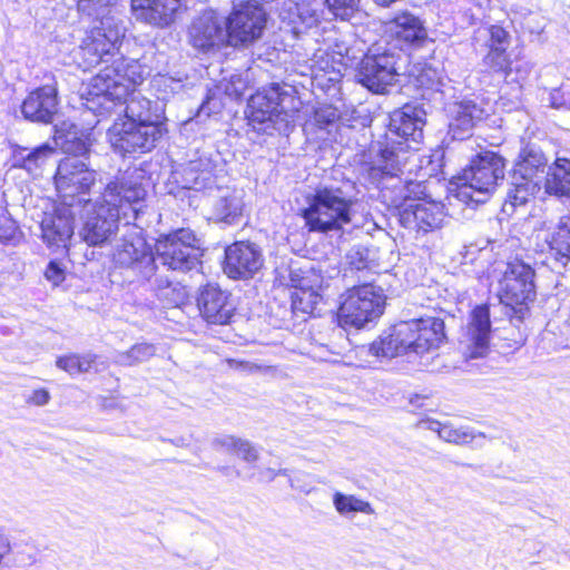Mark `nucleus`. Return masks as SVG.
Returning <instances> with one entry per match:
<instances>
[{
  "label": "nucleus",
  "instance_id": "nucleus-26",
  "mask_svg": "<svg viewBox=\"0 0 570 570\" xmlns=\"http://www.w3.org/2000/svg\"><path fill=\"white\" fill-rule=\"evenodd\" d=\"M405 50L404 47H421L428 40V31L423 21L407 11L397 13L383 37Z\"/></svg>",
  "mask_w": 570,
  "mask_h": 570
},
{
  "label": "nucleus",
  "instance_id": "nucleus-20",
  "mask_svg": "<svg viewBox=\"0 0 570 570\" xmlns=\"http://www.w3.org/2000/svg\"><path fill=\"white\" fill-rule=\"evenodd\" d=\"M405 164H401L399 168L392 169L387 163H381L372 168V176L380 177L379 185L383 191V196L387 197L386 191L392 189L395 193L391 196V202L397 199L400 204L411 202H423L428 200L426 186L421 181L405 180L403 181L399 177V173L402 171V167Z\"/></svg>",
  "mask_w": 570,
  "mask_h": 570
},
{
  "label": "nucleus",
  "instance_id": "nucleus-11",
  "mask_svg": "<svg viewBox=\"0 0 570 570\" xmlns=\"http://www.w3.org/2000/svg\"><path fill=\"white\" fill-rule=\"evenodd\" d=\"M384 309V294L371 283L347 289L338 309V318L356 328L379 318Z\"/></svg>",
  "mask_w": 570,
  "mask_h": 570
},
{
  "label": "nucleus",
  "instance_id": "nucleus-51",
  "mask_svg": "<svg viewBox=\"0 0 570 570\" xmlns=\"http://www.w3.org/2000/svg\"><path fill=\"white\" fill-rule=\"evenodd\" d=\"M549 106L554 109L570 110V94L561 89H553L549 94Z\"/></svg>",
  "mask_w": 570,
  "mask_h": 570
},
{
  "label": "nucleus",
  "instance_id": "nucleus-53",
  "mask_svg": "<svg viewBox=\"0 0 570 570\" xmlns=\"http://www.w3.org/2000/svg\"><path fill=\"white\" fill-rule=\"evenodd\" d=\"M238 439L239 438H235L233 435H222V436H217L215 438L213 441H212V446L219 451V450H225L227 452H234L235 453V450H236V446H237V442H238Z\"/></svg>",
  "mask_w": 570,
  "mask_h": 570
},
{
  "label": "nucleus",
  "instance_id": "nucleus-17",
  "mask_svg": "<svg viewBox=\"0 0 570 570\" xmlns=\"http://www.w3.org/2000/svg\"><path fill=\"white\" fill-rule=\"evenodd\" d=\"M188 38L191 47L203 53H215L229 47L224 16L214 10H206L193 20Z\"/></svg>",
  "mask_w": 570,
  "mask_h": 570
},
{
  "label": "nucleus",
  "instance_id": "nucleus-46",
  "mask_svg": "<svg viewBox=\"0 0 570 570\" xmlns=\"http://www.w3.org/2000/svg\"><path fill=\"white\" fill-rule=\"evenodd\" d=\"M321 4L318 0H313L311 3L297 4V14L301 21L308 27L316 23L322 13L320 9Z\"/></svg>",
  "mask_w": 570,
  "mask_h": 570
},
{
  "label": "nucleus",
  "instance_id": "nucleus-22",
  "mask_svg": "<svg viewBox=\"0 0 570 570\" xmlns=\"http://www.w3.org/2000/svg\"><path fill=\"white\" fill-rule=\"evenodd\" d=\"M76 206L62 203L50 214H45L40 228L43 242L50 248H67L75 228Z\"/></svg>",
  "mask_w": 570,
  "mask_h": 570
},
{
  "label": "nucleus",
  "instance_id": "nucleus-15",
  "mask_svg": "<svg viewBox=\"0 0 570 570\" xmlns=\"http://www.w3.org/2000/svg\"><path fill=\"white\" fill-rule=\"evenodd\" d=\"M534 278L530 263L519 258L509 261L499 282L500 302L512 308L533 302L537 295Z\"/></svg>",
  "mask_w": 570,
  "mask_h": 570
},
{
  "label": "nucleus",
  "instance_id": "nucleus-31",
  "mask_svg": "<svg viewBox=\"0 0 570 570\" xmlns=\"http://www.w3.org/2000/svg\"><path fill=\"white\" fill-rule=\"evenodd\" d=\"M419 428L438 433L439 438L448 443L456 445H465L471 443L478 435L484 436L483 433H475L469 426H456L452 422H440L433 419L422 420Z\"/></svg>",
  "mask_w": 570,
  "mask_h": 570
},
{
  "label": "nucleus",
  "instance_id": "nucleus-28",
  "mask_svg": "<svg viewBox=\"0 0 570 570\" xmlns=\"http://www.w3.org/2000/svg\"><path fill=\"white\" fill-rule=\"evenodd\" d=\"M180 7V0H131L136 19L157 27L173 23Z\"/></svg>",
  "mask_w": 570,
  "mask_h": 570
},
{
  "label": "nucleus",
  "instance_id": "nucleus-39",
  "mask_svg": "<svg viewBox=\"0 0 570 570\" xmlns=\"http://www.w3.org/2000/svg\"><path fill=\"white\" fill-rule=\"evenodd\" d=\"M321 298V295L311 287L294 289L291 294L292 312L294 314H313Z\"/></svg>",
  "mask_w": 570,
  "mask_h": 570
},
{
  "label": "nucleus",
  "instance_id": "nucleus-41",
  "mask_svg": "<svg viewBox=\"0 0 570 570\" xmlns=\"http://www.w3.org/2000/svg\"><path fill=\"white\" fill-rule=\"evenodd\" d=\"M155 354V345L149 343H138L127 352L117 354L116 363L122 366H132L150 360Z\"/></svg>",
  "mask_w": 570,
  "mask_h": 570
},
{
  "label": "nucleus",
  "instance_id": "nucleus-56",
  "mask_svg": "<svg viewBox=\"0 0 570 570\" xmlns=\"http://www.w3.org/2000/svg\"><path fill=\"white\" fill-rule=\"evenodd\" d=\"M50 400V393L46 389L35 390L29 396L28 402L38 406L46 405Z\"/></svg>",
  "mask_w": 570,
  "mask_h": 570
},
{
  "label": "nucleus",
  "instance_id": "nucleus-52",
  "mask_svg": "<svg viewBox=\"0 0 570 570\" xmlns=\"http://www.w3.org/2000/svg\"><path fill=\"white\" fill-rule=\"evenodd\" d=\"M236 444L237 446L235 453L238 456H240L244 461L252 463L258 459V452L249 441L238 439V442Z\"/></svg>",
  "mask_w": 570,
  "mask_h": 570
},
{
  "label": "nucleus",
  "instance_id": "nucleus-30",
  "mask_svg": "<svg viewBox=\"0 0 570 570\" xmlns=\"http://www.w3.org/2000/svg\"><path fill=\"white\" fill-rule=\"evenodd\" d=\"M547 166L548 159L540 147L534 144H527L520 151L512 175L519 180L531 178L541 185L543 178H546Z\"/></svg>",
  "mask_w": 570,
  "mask_h": 570
},
{
  "label": "nucleus",
  "instance_id": "nucleus-27",
  "mask_svg": "<svg viewBox=\"0 0 570 570\" xmlns=\"http://www.w3.org/2000/svg\"><path fill=\"white\" fill-rule=\"evenodd\" d=\"M491 334L490 309L487 305L473 308L465 334V352L469 358L483 357L489 350Z\"/></svg>",
  "mask_w": 570,
  "mask_h": 570
},
{
  "label": "nucleus",
  "instance_id": "nucleus-3",
  "mask_svg": "<svg viewBox=\"0 0 570 570\" xmlns=\"http://www.w3.org/2000/svg\"><path fill=\"white\" fill-rule=\"evenodd\" d=\"M353 185H320L306 196V207L301 210L305 227L311 233L328 234L343 232L346 225L354 223L356 197Z\"/></svg>",
  "mask_w": 570,
  "mask_h": 570
},
{
  "label": "nucleus",
  "instance_id": "nucleus-24",
  "mask_svg": "<svg viewBox=\"0 0 570 570\" xmlns=\"http://www.w3.org/2000/svg\"><path fill=\"white\" fill-rule=\"evenodd\" d=\"M197 306L208 323L218 325L227 324L236 309L230 294L214 284H207L200 288Z\"/></svg>",
  "mask_w": 570,
  "mask_h": 570
},
{
  "label": "nucleus",
  "instance_id": "nucleus-4",
  "mask_svg": "<svg viewBox=\"0 0 570 570\" xmlns=\"http://www.w3.org/2000/svg\"><path fill=\"white\" fill-rule=\"evenodd\" d=\"M295 98L278 83H272L250 96L245 110L248 126L267 136H288L296 126L298 109Z\"/></svg>",
  "mask_w": 570,
  "mask_h": 570
},
{
  "label": "nucleus",
  "instance_id": "nucleus-61",
  "mask_svg": "<svg viewBox=\"0 0 570 570\" xmlns=\"http://www.w3.org/2000/svg\"><path fill=\"white\" fill-rule=\"evenodd\" d=\"M276 475H277V471H275L273 469L266 470V476L268 478V480H274Z\"/></svg>",
  "mask_w": 570,
  "mask_h": 570
},
{
  "label": "nucleus",
  "instance_id": "nucleus-54",
  "mask_svg": "<svg viewBox=\"0 0 570 570\" xmlns=\"http://www.w3.org/2000/svg\"><path fill=\"white\" fill-rule=\"evenodd\" d=\"M417 81L421 86H426L429 89H438L440 81L436 77V71L431 68H425L417 76Z\"/></svg>",
  "mask_w": 570,
  "mask_h": 570
},
{
  "label": "nucleus",
  "instance_id": "nucleus-25",
  "mask_svg": "<svg viewBox=\"0 0 570 570\" xmlns=\"http://www.w3.org/2000/svg\"><path fill=\"white\" fill-rule=\"evenodd\" d=\"M544 264L560 272L570 263V214L561 216L544 239Z\"/></svg>",
  "mask_w": 570,
  "mask_h": 570
},
{
  "label": "nucleus",
  "instance_id": "nucleus-47",
  "mask_svg": "<svg viewBox=\"0 0 570 570\" xmlns=\"http://www.w3.org/2000/svg\"><path fill=\"white\" fill-rule=\"evenodd\" d=\"M315 122L322 129L333 125L338 119L337 109L332 106L320 108L315 111Z\"/></svg>",
  "mask_w": 570,
  "mask_h": 570
},
{
  "label": "nucleus",
  "instance_id": "nucleus-21",
  "mask_svg": "<svg viewBox=\"0 0 570 570\" xmlns=\"http://www.w3.org/2000/svg\"><path fill=\"white\" fill-rule=\"evenodd\" d=\"M411 335L412 332L407 326V322H400L384 331L370 345L362 346L361 352H366L376 360L393 358L402 355L412 357L414 352L412 351Z\"/></svg>",
  "mask_w": 570,
  "mask_h": 570
},
{
  "label": "nucleus",
  "instance_id": "nucleus-36",
  "mask_svg": "<svg viewBox=\"0 0 570 570\" xmlns=\"http://www.w3.org/2000/svg\"><path fill=\"white\" fill-rule=\"evenodd\" d=\"M244 206L242 193L234 190L215 200L213 216L218 222L227 225L238 224L243 216Z\"/></svg>",
  "mask_w": 570,
  "mask_h": 570
},
{
  "label": "nucleus",
  "instance_id": "nucleus-45",
  "mask_svg": "<svg viewBox=\"0 0 570 570\" xmlns=\"http://www.w3.org/2000/svg\"><path fill=\"white\" fill-rule=\"evenodd\" d=\"M226 362L230 368L246 374H267L274 371V367L271 365L253 361L228 358Z\"/></svg>",
  "mask_w": 570,
  "mask_h": 570
},
{
  "label": "nucleus",
  "instance_id": "nucleus-42",
  "mask_svg": "<svg viewBox=\"0 0 570 570\" xmlns=\"http://www.w3.org/2000/svg\"><path fill=\"white\" fill-rule=\"evenodd\" d=\"M480 38L487 39V48H497L501 50H507L511 40L509 32L497 24L479 29L474 39L479 40Z\"/></svg>",
  "mask_w": 570,
  "mask_h": 570
},
{
  "label": "nucleus",
  "instance_id": "nucleus-63",
  "mask_svg": "<svg viewBox=\"0 0 570 570\" xmlns=\"http://www.w3.org/2000/svg\"><path fill=\"white\" fill-rule=\"evenodd\" d=\"M277 475H287V469H279Z\"/></svg>",
  "mask_w": 570,
  "mask_h": 570
},
{
  "label": "nucleus",
  "instance_id": "nucleus-62",
  "mask_svg": "<svg viewBox=\"0 0 570 570\" xmlns=\"http://www.w3.org/2000/svg\"><path fill=\"white\" fill-rule=\"evenodd\" d=\"M217 470L225 475L229 474L230 469L228 466H218Z\"/></svg>",
  "mask_w": 570,
  "mask_h": 570
},
{
  "label": "nucleus",
  "instance_id": "nucleus-16",
  "mask_svg": "<svg viewBox=\"0 0 570 570\" xmlns=\"http://www.w3.org/2000/svg\"><path fill=\"white\" fill-rule=\"evenodd\" d=\"M392 205L399 212L400 224L417 234H428L443 227L446 218L444 205L432 199L400 204L397 199Z\"/></svg>",
  "mask_w": 570,
  "mask_h": 570
},
{
  "label": "nucleus",
  "instance_id": "nucleus-12",
  "mask_svg": "<svg viewBox=\"0 0 570 570\" xmlns=\"http://www.w3.org/2000/svg\"><path fill=\"white\" fill-rule=\"evenodd\" d=\"M144 79L139 82H129L128 91L121 98L112 99V107L105 109L104 107H98L97 109L92 106L96 105L92 101L86 100V106L88 109L94 111L97 115L105 116L109 114H125V121H135L139 124H154V125H165V110L164 105L158 100H150L141 95L140 91L134 89L135 86L140 85Z\"/></svg>",
  "mask_w": 570,
  "mask_h": 570
},
{
  "label": "nucleus",
  "instance_id": "nucleus-14",
  "mask_svg": "<svg viewBox=\"0 0 570 570\" xmlns=\"http://www.w3.org/2000/svg\"><path fill=\"white\" fill-rule=\"evenodd\" d=\"M112 261L116 266L132 274L137 281L151 282L157 265L150 245L138 233L124 235L115 246Z\"/></svg>",
  "mask_w": 570,
  "mask_h": 570
},
{
  "label": "nucleus",
  "instance_id": "nucleus-10",
  "mask_svg": "<svg viewBox=\"0 0 570 570\" xmlns=\"http://www.w3.org/2000/svg\"><path fill=\"white\" fill-rule=\"evenodd\" d=\"M166 132V125L119 119L108 130V137L114 151L126 156L151 151Z\"/></svg>",
  "mask_w": 570,
  "mask_h": 570
},
{
  "label": "nucleus",
  "instance_id": "nucleus-33",
  "mask_svg": "<svg viewBox=\"0 0 570 570\" xmlns=\"http://www.w3.org/2000/svg\"><path fill=\"white\" fill-rule=\"evenodd\" d=\"M53 151L55 149L49 144H42L35 148L17 146L12 150V166L37 175Z\"/></svg>",
  "mask_w": 570,
  "mask_h": 570
},
{
  "label": "nucleus",
  "instance_id": "nucleus-40",
  "mask_svg": "<svg viewBox=\"0 0 570 570\" xmlns=\"http://www.w3.org/2000/svg\"><path fill=\"white\" fill-rule=\"evenodd\" d=\"M482 67L485 71L503 75L505 78L512 71V62L507 50L497 48H488L487 55L482 58Z\"/></svg>",
  "mask_w": 570,
  "mask_h": 570
},
{
  "label": "nucleus",
  "instance_id": "nucleus-13",
  "mask_svg": "<svg viewBox=\"0 0 570 570\" xmlns=\"http://www.w3.org/2000/svg\"><path fill=\"white\" fill-rule=\"evenodd\" d=\"M224 19L228 46L236 49H246L256 42L262 37L267 22L263 6L254 0L235 4Z\"/></svg>",
  "mask_w": 570,
  "mask_h": 570
},
{
  "label": "nucleus",
  "instance_id": "nucleus-60",
  "mask_svg": "<svg viewBox=\"0 0 570 570\" xmlns=\"http://www.w3.org/2000/svg\"><path fill=\"white\" fill-rule=\"evenodd\" d=\"M302 281L303 279L299 278L298 274L295 271H289V286H292L294 289L303 288L304 286L302 284Z\"/></svg>",
  "mask_w": 570,
  "mask_h": 570
},
{
  "label": "nucleus",
  "instance_id": "nucleus-35",
  "mask_svg": "<svg viewBox=\"0 0 570 570\" xmlns=\"http://www.w3.org/2000/svg\"><path fill=\"white\" fill-rule=\"evenodd\" d=\"M544 189L549 195L570 198V160L557 159L549 167L544 178Z\"/></svg>",
  "mask_w": 570,
  "mask_h": 570
},
{
  "label": "nucleus",
  "instance_id": "nucleus-38",
  "mask_svg": "<svg viewBox=\"0 0 570 570\" xmlns=\"http://www.w3.org/2000/svg\"><path fill=\"white\" fill-rule=\"evenodd\" d=\"M333 504L341 515H348L350 513H365L373 514L374 509L371 503L352 494H344L335 492L333 495Z\"/></svg>",
  "mask_w": 570,
  "mask_h": 570
},
{
  "label": "nucleus",
  "instance_id": "nucleus-57",
  "mask_svg": "<svg viewBox=\"0 0 570 570\" xmlns=\"http://www.w3.org/2000/svg\"><path fill=\"white\" fill-rule=\"evenodd\" d=\"M96 355L91 353H87L83 355L79 354V371L80 373H87L91 368L92 364L95 363Z\"/></svg>",
  "mask_w": 570,
  "mask_h": 570
},
{
  "label": "nucleus",
  "instance_id": "nucleus-37",
  "mask_svg": "<svg viewBox=\"0 0 570 570\" xmlns=\"http://www.w3.org/2000/svg\"><path fill=\"white\" fill-rule=\"evenodd\" d=\"M154 288L158 298L167 306H180L188 297V292L185 286L179 283H171L168 279L158 276L155 277Z\"/></svg>",
  "mask_w": 570,
  "mask_h": 570
},
{
  "label": "nucleus",
  "instance_id": "nucleus-9",
  "mask_svg": "<svg viewBox=\"0 0 570 570\" xmlns=\"http://www.w3.org/2000/svg\"><path fill=\"white\" fill-rule=\"evenodd\" d=\"M87 158L73 155L60 160L55 176V184L62 203L88 206L90 200L85 196L101 183V176L86 161Z\"/></svg>",
  "mask_w": 570,
  "mask_h": 570
},
{
  "label": "nucleus",
  "instance_id": "nucleus-32",
  "mask_svg": "<svg viewBox=\"0 0 570 570\" xmlns=\"http://www.w3.org/2000/svg\"><path fill=\"white\" fill-rule=\"evenodd\" d=\"M214 183L213 165L207 157L190 160L181 171L183 188L203 190L212 187Z\"/></svg>",
  "mask_w": 570,
  "mask_h": 570
},
{
  "label": "nucleus",
  "instance_id": "nucleus-50",
  "mask_svg": "<svg viewBox=\"0 0 570 570\" xmlns=\"http://www.w3.org/2000/svg\"><path fill=\"white\" fill-rule=\"evenodd\" d=\"M45 276L53 286H58L65 281L66 273L60 263L50 261L45 271Z\"/></svg>",
  "mask_w": 570,
  "mask_h": 570
},
{
  "label": "nucleus",
  "instance_id": "nucleus-43",
  "mask_svg": "<svg viewBox=\"0 0 570 570\" xmlns=\"http://www.w3.org/2000/svg\"><path fill=\"white\" fill-rule=\"evenodd\" d=\"M346 264L351 271H364L370 268L372 263L371 250L362 245L353 246L346 253Z\"/></svg>",
  "mask_w": 570,
  "mask_h": 570
},
{
  "label": "nucleus",
  "instance_id": "nucleus-48",
  "mask_svg": "<svg viewBox=\"0 0 570 570\" xmlns=\"http://www.w3.org/2000/svg\"><path fill=\"white\" fill-rule=\"evenodd\" d=\"M110 2L111 0H79L78 9L88 16H99L100 11L104 13Z\"/></svg>",
  "mask_w": 570,
  "mask_h": 570
},
{
  "label": "nucleus",
  "instance_id": "nucleus-49",
  "mask_svg": "<svg viewBox=\"0 0 570 570\" xmlns=\"http://www.w3.org/2000/svg\"><path fill=\"white\" fill-rule=\"evenodd\" d=\"M56 365L70 375L80 374L79 354H69L57 357Z\"/></svg>",
  "mask_w": 570,
  "mask_h": 570
},
{
  "label": "nucleus",
  "instance_id": "nucleus-29",
  "mask_svg": "<svg viewBox=\"0 0 570 570\" xmlns=\"http://www.w3.org/2000/svg\"><path fill=\"white\" fill-rule=\"evenodd\" d=\"M449 128L453 138L464 139L469 131L488 115L485 109L471 99L456 101L449 107Z\"/></svg>",
  "mask_w": 570,
  "mask_h": 570
},
{
  "label": "nucleus",
  "instance_id": "nucleus-59",
  "mask_svg": "<svg viewBox=\"0 0 570 570\" xmlns=\"http://www.w3.org/2000/svg\"><path fill=\"white\" fill-rule=\"evenodd\" d=\"M163 442H169L170 444L178 446V448H186L189 445V441L184 436H177L174 439H160Z\"/></svg>",
  "mask_w": 570,
  "mask_h": 570
},
{
  "label": "nucleus",
  "instance_id": "nucleus-44",
  "mask_svg": "<svg viewBox=\"0 0 570 570\" xmlns=\"http://www.w3.org/2000/svg\"><path fill=\"white\" fill-rule=\"evenodd\" d=\"M332 13L341 20H351L358 11L360 0H325Z\"/></svg>",
  "mask_w": 570,
  "mask_h": 570
},
{
  "label": "nucleus",
  "instance_id": "nucleus-8",
  "mask_svg": "<svg viewBox=\"0 0 570 570\" xmlns=\"http://www.w3.org/2000/svg\"><path fill=\"white\" fill-rule=\"evenodd\" d=\"M155 250L160 264L169 271L188 273L202 268L203 242L190 228L159 235Z\"/></svg>",
  "mask_w": 570,
  "mask_h": 570
},
{
  "label": "nucleus",
  "instance_id": "nucleus-1",
  "mask_svg": "<svg viewBox=\"0 0 570 570\" xmlns=\"http://www.w3.org/2000/svg\"><path fill=\"white\" fill-rule=\"evenodd\" d=\"M126 27L120 18L108 9L86 32L79 47L85 69L102 66L92 78L82 97L96 105L92 107H112V99L121 98L128 91L125 81L139 82L149 75V68L137 59L125 58L119 53V46L125 37Z\"/></svg>",
  "mask_w": 570,
  "mask_h": 570
},
{
  "label": "nucleus",
  "instance_id": "nucleus-64",
  "mask_svg": "<svg viewBox=\"0 0 570 570\" xmlns=\"http://www.w3.org/2000/svg\"><path fill=\"white\" fill-rule=\"evenodd\" d=\"M79 151L83 154L87 153V147L85 146V144H80Z\"/></svg>",
  "mask_w": 570,
  "mask_h": 570
},
{
  "label": "nucleus",
  "instance_id": "nucleus-2",
  "mask_svg": "<svg viewBox=\"0 0 570 570\" xmlns=\"http://www.w3.org/2000/svg\"><path fill=\"white\" fill-rule=\"evenodd\" d=\"M146 171L129 167L110 180L95 204L85 206L87 215L80 236L89 246H102L110 240L122 220L134 224L144 207L147 196Z\"/></svg>",
  "mask_w": 570,
  "mask_h": 570
},
{
  "label": "nucleus",
  "instance_id": "nucleus-23",
  "mask_svg": "<svg viewBox=\"0 0 570 570\" xmlns=\"http://www.w3.org/2000/svg\"><path fill=\"white\" fill-rule=\"evenodd\" d=\"M411 328L414 356L433 353L445 342L444 321L440 317H421L406 321Z\"/></svg>",
  "mask_w": 570,
  "mask_h": 570
},
{
  "label": "nucleus",
  "instance_id": "nucleus-7",
  "mask_svg": "<svg viewBox=\"0 0 570 570\" xmlns=\"http://www.w3.org/2000/svg\"><path fill=\"white\" fill-rule=\"evenodd\" d=\"M505 159L498 153L484 150L473 156L456 176V197L464 203L483 204L503 183Z\"/></svg>",
  "mask_w": 570,
  "mask_h": 570
},
{
  "label": "nucleus",
  "instance_id": "nucleus-34",
  "mask_svg": "<svg viewBox=\"0 0 570 570\" xmlns=\"http://www.w3.org/2000/svg\"><path fill=\"white\" fill-rule=\"evenodd\" d=\"M540 189L541 185L531 178L519 180L515 176L511 175L510 188L507 193L502 210L505 214L512 215L518 207L525 206Z\"/></svg>",
  "mask_w": 570,
  "mask_h": 570
},
{
  "label": "nucleus",
  "instance_id": "nucleus-19",
  "mask_svg": "<svg viewBox=\"0 0 570 570\" xmlns=\"http://www.w3.org/2000/svg\"><path fill=\"white\" fill-rule=\"evenodd\" d=\"M59 111L58 89L55 83H47L31 90L20 105L24 120L38 125H52Z\"/></svg>",
  "mask_w": 570,
  "mask_h": 570
},
{
  "label": "nucleus",
  "instance_id": "nucleus-6",
  "mask_svg": "<svg viewBox=\"0 0 570 570\" xmlns=\"http://www.w3.org/2000/svg\"><path fill=\"white\" fill-rule=\"evenodd\" d=\"M409 63L406 51L387 38L374 42L364 55L357 69V81L373 94L389 92Z\"/></svg>",
  "mask_w": 570,
  "mask_h": 570
},
{
  "label": "nucleus",
  "instance_id": "nucleus-58",
  "mask_svg": "<svg viewBox=\"0 0 570 570\" xmlns=\"http://www.w3.org/2000/svg\"><path fill=\"white\" fill-rule=\"evenodd\" d=\"M215 107L216 102L214 101V99L207 97V99L202 104L199 112L209 116L214 111Z\"/></svg>",
  "mask_w": 570,
  "mask_h": 570
},
{
  "label": "nucleus",
  "instance_id": "nucleus-55",
  "mask_svg": "<svg viewBox=\"0 0 570 570\" xmlns=\"http://www.w3.org/2000/svg\"><path fill=\"white\" fill-rule=\"evenodd\" d=\"M17 226L10 219H4L3 224L0 222V240H11L16 235Z\"/></svg>",
  "mask_w": 570,
  "mask_h": 570
},
{
  "label": "nucleus",
  "instance_id": "nucleus-5",
  "mask_svg": "<svg viewBox=\"0 0 570 570\" xmlns=\"http://www.w3.org/2000/svg\"><path fill=\"white\" fill-rule=\"evenodd\" d=\"M426 125V111L420 105L406 104L391 112L384 136L376 141L381 163H387L392 169L407 161L410 150H417L423 140Z\"/></svg>",
  "mask_w": 570,
  "mask_h": 570
},
{
  "label": "nucleus",
  "instance_id": "nucleus-18",
  "mask_svg": "<svg viewBox=\"0 0 570 570\" xmlns=\"http://www.w3.org/2000/svg\"><path fill=\"white\" fill-rule=\"evenodd\" d=\"M265 263L262 247L250 240H237L225 248L224 273L233 279H250Z\"/></svg>",
  "mask_w": 570,
  "mask_h": 570
}]
</instances>
